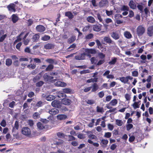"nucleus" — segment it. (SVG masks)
Listing matches in <instances>:
<instances>
[{
	"label": "nucleus",
	"mask_w": 153,
	"mask_h": 153,
	"mask_svg": "<svg viewBox=\"0 0 153 153\" xmlns=\"http://www.w3.org/2000/svg\"><path fill=\"white\" fill-rule=\"evenodd\" d=\"M145 27L142 25H139L136 29V33L139 37L142 36L145 33Z\"/></svg>",
	"instance_id": "1"
},
{
	"label": "nucleus",
	"mask_w": 153,
	"mask_h": 153,
	"mask_svg": "<svg viewBox=\"0 0 153 153\" xmlns=\"http://www.w3.org/2000/svg\"><path fill=\"white\" fill-rule=\"evenodd\" d=\"M51 105L52 106L55 107H56L58 108H61L62 107L63 108V106H62V102L58 100H55L51 102Z\"/></svg>",
	"instance_id": "2"
},
{
	"label": "nucleus",
	"mask_w": 153,
	"mask_h": 153,
	"mask_svg": "<svg viewBox=\"0 0 153 153\" xmlns=\"http://www.w3.org/2000/svg\"><path fill=\"white\" fill-rule=\"evenodd\" d=\"M118 101L117 100L114 99L112 100L109 104H107L106 107L108 109H111L112 106H115L117 104Z\"/></svg>",
	"instance_id": "3"
},
{
	"label": "nucleus",
	"mask_w": 153,
	"mask_h": 153,
	"mask_svg": "<svg viewBox=\"0 0 153 153\" xmlns=\"http://www.w3.org/2000/svg\"><path fill=\"white\" fill-rule=\"evenodd\" d=\"M22 134L25 135H29L31 133L30 129L27 127H24L22 130Z\"/></svg>",
	"instance_id": "4"
},
{
	"label": "nucleus",
	"mask_w": 153,
	"mask_h": 153,
	"mask_svg": "<svg viewBox=\"0 0 153 153\" xmlns=\"http://www.w3.org/2000/svg\"><path fill=\"white\" fill-rule=\"evenodd\" d=\"M133 77L130 76H127L126 77H122L120 78V80L123 82L126 83L128 81V80H131Z\"/></svg>",
	"instance_id": "5"
},
{
	"label": "nucleus",
	"mask_w": 153,
	"mask_h": 153,
	"mask_svg": "<svg viewBox=\"0 0 153 153\" xmlns=\"http://www.w3.org/2000/svg\"><path fill=\"white\" fill-rule=\"evenodd\" d=\"M96 51L94 49H86L85 50V55L91 56V55H89L88 54H95L96 53Z\"/></svg>",
	"instance_id": "6"
},
{
	"label": "nucleus",
	"mask_w": 153,
	"mask_h": 153,
	"mask_svg": "<svg viewBox=\"0 0 153 153\" xmlns=\"http://www.w3.org/2000/svg\"><path fill=\"white\" fill-rule=\"evenodd\" d=\"M7 34H4V31L3 30L0 31V42H2L7 36Z\"/></svg>",
	"instance_id": "7"
},
{
	"label": "nucleus",
	"mask_w": 153,
	"mask_h": 153,
	"mask_svg": "<svg viewBox=\"0 0 153 153\" xmlns=\"http://www.w3.org/2000/svg\"><path fill=\"white\" fill-rule=\"evenodd\" d=\"M101 25L98 24L94 25L93 27V30L95 31H99L101 30Z\"/></svg>",
	"instance_id": "8"
},
{
	"label": "nucleus",
	"mask_w": 153,
	"mask_h": 153,
	"mask_svg": "<svg viewBox=\"0 0 153 153\" xmlns=\"http://www.w3.org/2000/svg\"><path fill=\"white\" fill-rule=\"evenodd\" d=\"M36 30L39 32H42L44 31L45 30V27L42 25H37L36 27Z\"/></svg>",
	"instance_id": "9"
},
{
	"label": "nucleus",
	"mask_w": 153,
	"mask_h": 153,
	"mask_svg": "<svg viewBox=\"0 0 153 153\" xmlns=\"http://www.w3.org/2000/svg\"><path fill=\"white\" fill-rule=\"evenodd\" d=\"M147 34L150 36H152L153 35V26L149 27L147 29Z\"/></svg>",
	"instance_id": "10"
},
{
	"label": "nucleus",
	"mask_w": 153,
	"mask_h": 153,
	"mask_svg": "<svg viewBox=\"0 0 153 153\" xmlns=\"http://www.w3.org/2000/svg\"><path fill=\"white\" fill-rule=\"evenodd\" d=\"M44 80L47 81H52L53 79L52 76H48L47 74H45L43 76Z\"/></svg>",
	"instance_id": "11"
},
{
	"label": "nucleus",
	"mask_w": 153,
	"mask_h": 153,
	"mask_svg": "<svg viewBox=\"0 0 153 153\" xmlns=\"http://www.w3.org/2000/svg\"><path fill=\"white\" fill-rule=\"evenodd\" d=\"M15 5L14 4H11L7 6L9 10L11 12L15 11Z\"/></svg>",
	"instance_id": "12"
},
{
	"label": "nucleus",
	"mask_w": 153,
	"mask_h": 153,
	"mask_svg": "<svg viewBox=\"0 0 153 153\" xmlns=\"http://www.w3.org/2000/svg\"><path fill=\"white\" fill-rule=\"evenodd\" d=\"M48 112L52 115H55L58 114L59 113V111L56 108H53L49 110Z\"/></svg>",
	"instance_id": "13"
},
{
	"label": "nucleus",
	"mask_w": 153,
	"mask_h": 153,
	"mask_svg": "<svg viewBox=\"0 0 153 153\" xmlns=\"http://www.w3.org/2000/svg\"><path fill=\"white\" fill-rule=\"evenodd\" d=\"M85 54L83 53L79 55H77L75 56L76 59L78 60H81L85 59Z\"/></svg>",
	"instance_id": "14"
},
{
	"label": "nucleus",
	"mask_w": 153,
	"mask_h": 153,
	"mask_svg": "<svg viewBox=\"0 0 153 153\" xmlns=\"http://www.w3.org/2000/svg\"><path fill=\"white\" fill-rule=\"evenodd\" d=\"M111 37L115 40L118 39L120 38L119 35L116 32L111 33Z\"/></svg>",
	"instance_id": "15"
},
{
	"label": "nucleus",
	"mask_w": 153,
	"mask_h": 153,
	"mask_svg": "<svg viewBox=\"0 0 153 153\" xmlns=\"http://www.w3.org/2000/svg\"><path fill=\"white\" fill-rule=\"evenodd\" d=\"M108 2L107 0H102L99 3V6L100 7H103L108 4Z\"/></svg>",
	"instance_id": "16"
},
{
	"label": "nucleus",
	"mask_w": 153,
	"mask_h": 153,
	"mask_svg": "<svg viewBox=\"0 0 153 153\" xmlns=\"http://www.w3.org/2000/svg\"><path fill=\"white\" fill-rule=\"evenodd\" d=\"M55 85L57 86L63 87L66 86V84L63 82L58 81L55 83Z\"/></svg>",
	"instance_id": "17"
},
{
	"label": "nucleus",
	"mask_w": 153,
	"mask_h": 153,
	"mask_svg": "<svg viewBox=\"0 0 153 153\" xmlns=\"http://www.w3.org/2000/svg\"><path fill=\"white\" fill-rule=\"evenodd\" d=\"M71 100L68 99H64L62 101V104L65 105H69L71 103Z\"/></svg>",
	"instance_id": "18"
},
{
	"label": "nucleus",
	"mask_w": 153,
	"mask_h": 153,
	"mask_svg": "<svg viewBox=\"0 0 153 153\" xmlns=\"http://www.w3.org/2000/svg\"><path fill=\"white\" fill-rule=\"evenodd\" d=\"M128 5L130 7L133 9H134L136 8V4L132 0H131L130 1Z\"/></svg>",
	"instance_id": "19"
},
{
	"label": "nucleus",
	"mask_w": 153,
	"mask_h": 153,
	"mask_svg": "<svg viewBox=\"0 0 153 153\" xmlns=\"http://www.w3.org/2000/svg\"><path fill=\"white\" fill-rule=\"evenodd\" d=\"M57 117L58 120H62L66 119L67 117L64 114H59L57 116Z\"/></svg>",
	"instance_id": "20"
},
{
	"label": "nucleus",
	"mask_w": 153,
	"mask_h": 153,
	"mask_svg": "<svg viewBox=\"0 0 153 153\" xmlns=\"http://www.w3.org/2000/svg\"><path fill=\"white\" fill-rule=\"evenodd\" d=\"M65 16L68 17L69 19H72L74 17V16L73 15L72 13L71 12L68 11L65 13Z\"/></svg>",
	"instance_id": "21"
},
{
	"label": "nucleus",
	"mask_w": 153,
	"mask_h": 153,
	"mask_svg": "<svg viewBox=\"0 0 153 153\" xmlns=\"http://www.w3.org/2000/svg\"><path fill=\"white\" fill-rule=\"evenodd\" d=\"M125 121H122L121 120L117 119L116 120V124L118 126H121L124 124Z\"/></svg>",
	"instance_id": "22"
},
{
	"label": "nucleus",
	"mask_w": 153,
	"mask_h": 153,
	"mask_svg": "<svg viewBox=\"0 0 153 153\" xmlns=\"http://www.w3.org/2000/svg\"><path fill=\"white\" fill-rule=\"evenodd\" d=\"M46 100L48 101H51L55 98L54 96L52 95H49L45 97Z\"/></svg>",
	"instance_id": "23"
},
{
	"label": "nucleus",
	"mask_w": 153,
	"mask_h": 153,
	"mask_svg": "<svg viewBox=\"0 0 153 153\" xmlns=\"http://www.w3.org/2000/svg\"><path fill=\"white\" fill-rule=\"evenodd\" d=\"M54 45L51 44H47L45 45L44 48L46 49H50L53 48Z\"/></svg>",
	"instance_id": "24"
},
{
	"label": "nucleus",
	"mask_w": 153,
	"mask_h": 153,
	"mask_svg": "<svg viewBox=\"0 0 153 153\" xmlns=\"http://www.w3.org/2000/svg\"><path fill=\"white\" fill-rule=\"evenodd\" d=\"M124 36L127 39H130L132 37V35L128 31H125L124 33Z\"/></svg>",
	"instance_id": "25"
},
{
	"label": "nucleus",
	"mask_w": 153,
	"mask_h": 153,
	"mask_svg": "<svg viewBox=\"0 0 153 153\" xmlns=\"http://www.w3.org/2000/svg\"><path fill=\"white\" fill-rule=\"evenodd\" d=\"M39 37L40 36L39 34H36L33 36L32 39L33 41L36 42L39 39Z\"/></svg>",
	"instance_id": "26"
},
{
	"label": "nucleus",
	"mask_w": 153,
	"mask_h": 153,
	"mask_svg": "<svg viewBox=\"0 0 153 153\" xmlns=\"http://www.w3.org/2000/svg\"><path fill=\"white\" fill-rule=\"evenodd\" d=\"M87 21L91 23H93L95 22L94 18L91 16H89L87 18Z\"/></svg>",
	"instance_id": "27"
},
{
	"label": "nucleus",
	"mask_w": 153,
	"mask_h": 153,
	"mask_svg": "<svg viewBox=\"0 0 153 153\" xmlns=\"http://www.w3.org/2000/svg\"><path fill=\"white\" fill-rule=\"evenodd\" d=\"M92 91H95L98 89V86L97 83H94L92 85Z\"/></svg>",
	"instance_id": "28"
},
{
	"label": "nucleus",
	"mask_w": 153,
	"mask_h": 153,
	"mask_svg": "<svg viewBox=\"0 0 153 153\" xmlns=\"http://www.w3.org/2000/svg\"><path fill=\"white\" fill-rule=\"evenodd\" d=\"M18 20V18L17 16L15 14H13L12 16V20L14 23L17 22Z\"/></svg>",
	"instance_id": "29"
},
{
	"label": "nucleus",
	"mask_w": 153,
	"mask_h": 153,
	"mask_svg": "<svg viewBox=\"0 0 153 153\" xmlns=\"http://www.w3.org/2000/svg\"><path fill=\"white\" fill-rule=\"evenodd\" d=\"M104 40L105 42L108 43H111L112 40L109 37L105 36L104 38Z\"/></svg>",
	"instance_id": "30"
},
{
	"label": "nucleus",
	"mask_w": 153,
	"mask_h": 153,
	"mask_svg": "<svg viewBox=\"0 0 153 153\" xmlns=\"http://www.w3.org/2000/svg\"><path fill=\"white\" fill-rule=\"evenodd\" d=\"M37 126L39 129L40 130H42L45 128L44 125L43 124L40 122L38 123L37 124Z\"/></svg>",
	"instance_id": "31"
},
{
	"label": "nucleus",
	"mask_w": 153,
	"mask_h": 153,
	"mask_svg": "<svg viewBox=\"0 0 153 153\" xmlns=\"http://www.w3.org/2000/svg\"><path fill=\"white\" fill-rule=\"evenodd\" d=\"M56 94L57 95V96L59 98H61L62 97H65V94L62 93L60 91L57 92Z\"/></svg>",
	"instance_id": "32"
},
{
	"label": "nucleus",
	"mask_w": 153,
	"mask_h": 153,
	"mask_svg": "<svg viewBox=\"0 0 153 153\" xmlns=\"http://www.w3.org/2000/svg\"><path fill=\"white\" fill-rule=\"evenodd\" d=\"M24 32H22L18 36L17 39L14 42V44H15L17 42L21 41L22 40V36L23 34H24Z\"/></svg>",
	"instance_id": "33"
},
{
	"label": "nucleus",
	"mask_w": 153,
	"mask_h": 153,
	"mask_svg": "<svg viewBox=\"0 0 153 153\" xmlns=\"http://www.w3.org/2000/svg\"><path fill=\"white\" fill-rule=\"evenodd\" d=\"M117 59L116 57H114L112 58L111 61L109 62H108V64L110 65H114L116 61H117Z\"/></svg>",
	"instance_id": "34"
},
{
	"label": "nucleus",
	"mask_w": 153,
	"mask_h": 153,
	"mask_svg": "<svg viewBox=\"0 0 153 153\" xmlns=\"http://www.w3.org/2000/svg\"><path fill=\"white\" fill-rule=\"evenodd\" d=\"M75 39L76 37L75 36H73L68 39V42L71 43L74 42Z\"/></svg>",
	"instance_id": "35"
},
{
	"label": "nucleus",
	"mask_w": 153,
	"mask_h": 153,
	"mask_svg": "<svg viewBox=\"0 0 153 153\" xmlns=\"http://www.w3.org/2000/svg\"><path fill=\"white\" fill-rule=\"evenodd\" d=\"M19 128V123L18 122L16 121L14 125V126L13 128V131H15V129L17 130Z\"/></svg>",
	"instance_id": "36"
},
{
	"label": "nucleus",
	"mask_w": 153,
	"mask_h": 153,
	"mask_svg": "<svg viewBox=\"0 0 153 153\" xmlns=\"http://www.w3.org/2000/svg\"><path fill=\"white\" fill-rule=\"evenodd\" d=\"M12 61L11 59H8L6 60V65L7 66L10 65L12 63Z\"/></svg>",
	"instance_id": "37"
},
{
	"label": "nucleus",
	"mask_w": 153,
	"mask_h": 153,
	"mask_svg": "<svg viewBox=\"0 0 153 153\" xmlns=\"http://www.w3.org/2000/svg\"><path fill=\"white\" fill-rule=\"evenodd\" d=\"M50 38V37L49 36L45 35L41 39L43 41H46L49 39Z\"/></svg>",
	"instance_id": "38"
},
{
	"label": "nucleus",
	"mask_w": 153,
	"mask_h": 153,
	"mask_svg": "<svg viewBox=\"0 0 153 153\" xmlns=\"http://www.w3.org/2000/svg\"><path fill=\"white\" fill-rule=\"evenodd\" d=\"M91 61L92 64H96L97 61V58L94 57H92L91 59Z\"/></svg>",
	"instance_id": "39"
},
{
	"label": "nucleus",
	"mask_w": 153,
	"mask_h": 153,
	"mask_svg": "<svg viewBox=\"0 0 153 153\" xmlns=\"http://www.w3.org/2000/svg\"><path fill=\"white\" fill-rule=\"evenodd\" d=\"M57 136L60 138H62L65 137V135L62 132H59L57 133Z\"/></svg>",
	"instance_id": "40"
},
{
	"label": "nucleus",
	"mask_w": 153,
	"mask_h": 153,
	"mask_svg": "<svg viewBox=\"0 0 153 153\" xmlns=\"http://www.w3.org/2000/svg\"><path fill=\"white\" fill-rule=\"evenodd\" d=\"M97 78H91L87 80V82L88 83L91 82H97Z\"/></svg>",
	"instance_id": "41"
},
{
	"label": "nucleus",
	"mask_w": 153,
	"mask_h": 153,
	"mask_svg": "<svg viewBox=\"0 0 153 153\" xmlns=\"http://www.w3.org/2000/svg\"><path fill=\"white\" fill-rule=\"evenodd\" d=\"M63 92L65 93L69 94L71 92V90L68 88H65L63 89Z\"/></svg>",
	"instance_id": "42"
},
{
	"label": "nucleus",
	"mask_w": 153,
	"mask_h": 153,
	"mask_svg": "<svg viewBox=\"0 0 153 153\" xmlns=\"http://www.w3.org/2000/svg\"><path fill=\"white\" fill-rule=\"evenodd\" d=\"M140 104H138V103L136 102H134L132 104V106L134 109H136L137 108H138L139 107Z\"/></svg>",
	"instance_id": "43"
},
{
	"label": "nucleus",
	"mask_w": 153,
	"mask_h": 153,
	"mask_svg": "<svg viewBox=\"0 0 153 153\" xmlns=\"http://www.w3.org/2000/svg\"><path fill=\"white\" fill-rule=\"evenodd\" d=\"M129 7L127 6L123 5L121 7L120 10L122 11H128L129 10Z\"/></svg>",
	"instance_id": "44"
},
{
	"label": "nucleus",
	"mask_w": 153,
	"mask_h": 153,
	"mask_svg": "<svg viewBox=\"0 0 153 153\" xmlns=\"http://www.w3.org/2000/svg\"><path fill=\"white\" fill-rule=\"evenodd\" d=\"M126 130L127 131L129 130L133 127V125L131 124H128L126 126Z\"/></svg>",
	"instance_id": "45"
},
{
	"label": "nucleus",
	"mask_w": 153,
	"mask_h": 153,
	"mask_svg": "<svg viewBox=\"0 0 153 153\" xmlns=\"http://www.w3.org/2000/svg\"><path fill=\"white\" fill-rule=\"evenodd\" d=\"M40 115V114L37 112H35L33 115V117L35 119H37Z\"/></svg>",
	"instance_id": "46"
},
{
	"label": "nucleus",
	"mask_w": 153,
	"mask_h": 153,
	"mask_svg": "<svg viewBox=\"0 0 153 153\" xmlns=\"http://www.w3.org/2000/svg\"><path fill=\"white\" fill-rule=\"evenodd\" d=\"M97 112H102L103 111V109L102 107H100L97 106Z\"/></svg>",
	"instance_id": "47"
},
{
	"label": "nucleus",
	"mask_w": 153,
	"mask_h": 153,
	"mask_svg": "<svg viewBox=\"0 0 153 153\" xmlns=\"http://www.w3.org/2000/svg\"><path fill=\"white\" fill-rule=\"evenodd\" d=\"M105 13L108 16H110L113 13V12L112 10L108 11L106 10H105Z\"/></svg>",
	"instance_id": "48"
},
{
	"label": "nucleus",
	"mask_w": 153,
	"mask_h": 153,
	"mask_svg": "<svg viewBox=\"0 0 153 153\" xmlns=\"http://www.w3.org/2000/svg\"><path fill=\"white\" fill-rule=\"evenodd\" d=\"M96 42L98 46V47L99 48H102V45L101 44V43L100 42V41L98 39H97L96 40Z\"/></svg>",
	"instance_id": "49"
},
{
	"label": "nucleus",
	"mask_w": 153,
	"mask_h": 153,
	"mask_svg": "<svg viewBox=\"0 0 153 153\" xmlns=\"http://www.w3.org/2000/svg\"><path fill=\"white\" fill-rule=\"evenodd\" d=\"M53 68V65L50 64L49 65L48 67L46 68V71H48L51 70Z\"/></svg>",
	"instance_id": "50"
},
{
	"label": "nucleus",
	"mask_w": 153,
	"mask_h": 153,
	"mask_svg": "<svg viewBox=\"0 0 153 153\" xmlns=\"http://www.w3.org/2000/svg\"><path fill=\"white\" fill-rule=\"evenodd\" d=\"M111 135V133L109 132H108L105 133V134L104 136L107 138H109L110 137Z\"/></svg>",
	"instance_id": "51"
},
{
	"label": "nucleus",
	"mask_w": 153,
	"mask_h": 153,
	"mask_svg": "<svg viewBox=\"0 0 153 153\" xmlns=\"http://www.w3.org/2000/svg\"><path fill=\"white\" fill-rule=\"evenodd\" d=\"M88 137L90 139H96L97 138V137L94 135L92 134L89 135Z\"/></svg>",
	"instance_id": "52"
},
{
	"label": "nucleus",
	"mask_w": 153,
	"mask_h": 153,
	"mask_svg": "<svg viewBox=\"0 0 153 153\" xmlns=\"http://www.w3.org/2000/svg\"><path fill=\"white\" fill-rule=\"evenodd\" d=\"M105 62L104 59L100 60L97 63V65H100L103 64Z\"/></svg>",
	"instance_id": "53"
},
{
	"label": "nucleus",
	"mask_w": 153,
	"mask_h": 153,
	"mask_svg": "<svg viewBox=\"0 0 153 153\" xmlns=\"http://www.w3.org/2000/svg\"><path fill=\"white\" fill-rule=\"evenodd\" d=\"M125 97L127 101H129L130 99V95L128 94H126L125 95Z\"/></svg>",
	"instance_id": "54"
},
{
	"label": "nucleus",
	"mask_w": 153,
	"mask_h": 153,
	"mask_svg": "<svg viewBox=\"0 0 153 153\" xmlns=\"http://www.w3.org/2000/svg\"><path fill=\"white\" fill-rule=\"evenodd\" d=\"M90 72V71L89 70H84L82 71H81L80 72V73L81 74H85L86 73H88Z\"/></svg>",
	"instance_id": "55"
},
{
	"label": "nucleus",
	"mask_w": 153,
	"mask_h": 153,
	"mask_svg": "<svg viewBox=\"0 0 153 153\" xmlns=\"http://www.w3.org/2000/svg\"><path fill=\"white\" fill-rule=\"evenodd\" d=\"M132 74L134 76H137L138 75V72L136 71H134L132 72Z\"/></svg>",
	"instance_id": "56"
},
{
	"label": "nucleus",
	"mask_w": 153,
	"mask_h": 153,
	"mask_svg": "<svg viewBox=\"0 0 153 153\" xmlns=\"http://www.w3.org/2000/svg\"><path fill=\"white\" fill-rule=\"evenodd\" d=\"M98 95L100 98H102L104 96V94L103 91H101L98 93Z\"/></svg>",
	"instance_id": "57"
},
{
	"label": "nucleus",
	"mask_w": 153,
	"mask_h": 153,
	"mask_svg": "<svg viewBox=\"0 0 153 153\" xmlns=\"http://www.w3.org/2000/svg\"><path fill=\"white\" fill-rule=\"evenodd\" d=\"M98 55L100 59H103L105 58V55L102 53H98Z\"/></svg>",
	"instance_id": "58"
},
{
	"label": "nucleus",
	"mask_w": 153,
	"mask_h": 153,
	"mask_svg": "<svg viewBox=\"0 0 153 153\" xmlns=\"http://www.w3.org/2000/svg\"><path fill=\"white\" fill-rule=\"evenodd\" d=\"M6 122L4 120H3L0 123L1 125L3 127H5L6 126Z\"/></svg>",
	"instance_id": "59"
},
{
	"label": "nucleus",
	"mask_w": 153,
	"mask_h": 153,
	"mask_svg": "<svg viewBox=\"0 0 153 153\" xmlns=\"http://www.w3.org/2000/svg\"><path fill=\"white\" fill-rule=\"evenodd\" d=\"M101 142L103 144L106 145L108 144V141L107 140L102 139L101 140Z\"/></svg>",
	"instance_id": "60"
},
{
	"label": "nucleus",
	"mask_w": 153,
	"mask_h": 153,
	"mask_svg": "<svg viewBox=\"0 0 153 153\" xmlns=\"http://www.w3.org/2000/svg\"><path fill=\"white\" fill-rule=\"evenodd\" d=\"M44 82L42 81H40L36 83V86L40 87L42 85Z\"/></svg>",
	"instance_id": "61"
},
{
	"label": "nucleus",
	"mask_w": 153,
	"mask_h": 153,
	"mask_svg": "<svg viewBox=\"0 0 153 153\" xmlns=\"http://www.w3.org/2000/svg\"><path fill=\"white\" fill-rule=\"evenodd\" d=\"M63 142V141L61 140H59L58 141L54 143V144L57 145H59L62 144Z\"/></svg>",
	"instance_id": "62"
},
{
	"label": "nucleus",
	"mask_w": 153,
	"mask_h": 153,
	"mask_svg": "<svg viewBox=\"0 0 153 153\" xmlns=\"http://www.w3.org/2000/svg\"><path fill=\"white\" fill-rule=\"evenodd\" d=\"M36 65L34 64H30L27 65V67L29 68L33 69L35 68Z\"/></svg>",
	"instance_id": "63"
},
{
	"label": "nucleus",
	"mask_w": 153,
	"mask_h": 153,
	"mask_svg": "<svg viewBox=\"0 0 153 153\" xmlns=\"http://www.w3.org/2000/svg\"><path fill=\"white\" fill-rule=\"evenodd\" d=\"M15 105V102L14 101H13L9 104V107L11 108H13Z\"/></svg>",
	"instance_id": "64"
}]
</instances>
